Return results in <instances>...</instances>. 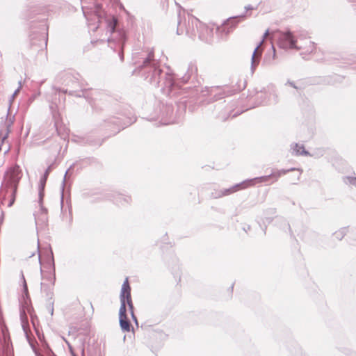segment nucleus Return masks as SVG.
<instances>
[{
    "label": "nucleus",
    "instance_id": "1",
    "mask_svg": "<svg viewBox=\"0 0 356 356\" xmlns=\"http://www.w3.org/2000/svg\"><path fill=\"white\" fill-rule=\"evenodd\" d=\"M107 32L111 33L108 38V46L115 52L118 53L120 60H124V45L126 42V35L123 31L118 29V19L114 17H109L105 19Z\"/></svg>",
    "mask_w": 356,
    "mask_h": 356
},
{
    "label": "nucleus",
    "instance_id": "2",
    "mask_svg": "<svg viewBox=\"0 0 356 356\" xmlns=\"http://www.w3.org/2000/svg\"><path fill=\"white\" fill-rule=\"evenodd\" d=\"M290 172L293 173V179H291V181L294 183L296 181H298L300 179V177L302 173V170L299 168H293L291 170H277L267 176H262L245 180V182L247 184L248 188H250L254 186L257 184L268 182L270 179H273V181H276L281 176L284 175Z\"/></svg>",
    "mask_w": 356,
    "mask_h": 356
},
{
    "label": "nucleus",
    "instance_id": "3",
    "mask_svg": "<svg viewBox=\"0 0 356 356\" xmlns=\"http://www.w3.org/2000/svg\"><path fill=\"white\" fill-rule=\"evenodd\" d=\"M22 177V171L18 165H15L8 171L5 175V184L3 188L0 191V195L5 199L6 193H8V188H15L17 190V186Z\"/></svg>",
    "mask_w": 356,
    "mask_h": 356
},
{
    "label": "nucleus",
    "instance_id": "4",
    "mask_svg": "<svg viewBox=\"0 0 356 356\" xmlns=\"http://www.w3.org/2000/svg\"><path fill=\"white\" fill-rule=\"evenodd\" d=\"M120 305H122L124 303V308H125V314H127V305L129 307V310L131 314H133L134 313V307L131 299V286L129 283L128 278L127 277L125 280L124 281L120 295Z\"/></svg>",
    "mask_w": 356,
    "mask_h": 356
},
{
    "label": "nucleus",
    "instance_id": "5",
    "mask_svg": "<svg viewBox=\"0 0 356 356\" xmlns=\"http://www.w3.org/2000/svg\"><path fill=\"white\" fill-rule=\"evenodd\" d=\"M142 67L146 69L145 73L148 75L145 76V79L148 82L152 83L154 79L156 72V65L154 63V53L153 51L148 54V56L145 58Z\"/></svg>",
    "mask_w": 356,
    "mask_h": 356
},
{
    "label": "nucleus",
    "instance_id": "6",
    "mask_svg": "<svg viewBox=\"0 0 356 356\" xmlns=\"http://www.w3.org/2000/svg\"><path fill=\"white\" fill-rule=\"evenodd\" d=\"M83 13L86 18V19L90 21H97V22H100L104 13L102 10V6L99 4H97L90 9L86 8L84 6H82Z\"/></svg>",
    "mask_w": 356,
    "mask_h": 356
},
{
    "label": "nucleus",
    "instance_id": "7",
    "mask_svg": "<svg viewBox=\"0 0 356 356\" xmlns=\"http://www.w3.org/2000/svg\"><path fill=\"white\" fill-rule=\"evenodd\" d=\"M20 319H21V323H22V329H23L24 332L25 334V336H26V339H27L30 346H31L33 352L35 353V356H43L42 355H41L38 352V350L35 348V345L33 343V342H32V341H31V338L29 337V321H28L27 316L24 313V312H21Z\"/></svg>",
    "mask_w": 356,
    "mask_h": 356
},
{
    "label": "nucleus",
    "instance_id": "8",
    "mask_svg": "<svg viewBox=\"0 0 356 356\" xmlns=\"http://www.w3.org/2000/svg\"><path fill=\"white\" fill-rule=\"evenodd\" d=\"M119 323L120 326L123 332H129L131 330V323L127 317V315L125 314V308L124 303L122 305H120L119 309Z\"/></svg>",
    "mask_w": 356,
    "mask_h": 356
},
{
    "label": "nucleus",
    "instance_id": "9",
    "mask_svg": "<svg viewBox=\"0 0 356 356\" xmlns=\"http://www.w3.org/2000/svg\"><path fill=\"white\" fill-rule=\"evenodd\" d=\"M52 169V165H50L48 166V168L46 169L43 176L41 177L40 181V188H39V202L40 203H42L43 196H44V189L45 186L46 181L47 180L48 176L51 171Z\"/></svg>",
    "mask_w": 356,
    "mask_h": 356
},
{
    "label": "nucleus",
    "instance_id": "10",
    "mask_svg": "<svg viewBox=\"0 0 356 356\" xmlns=\"http://www.w3.org/2000/svg\"><path fill=\"white\" fill-rule=\"evenodd\" d=\"M298 49H302L303 54H311L316 51V44L310 40H306L304 42V47H298Z\"/></svg>",
    "mask_w": 356,
    "mask_h": 356
},
{
    "label": "nucleus",
    "instance_id": "11",
    "mask_svg": "<svg viewBox=\"0 0 356 356\" xmlns=\"http://www.w3.org/2000/svg\"><path fill=\"white\" fill-rule=\"evenodd\" d=\"M246 188H248V186H247V184H246L245 180V181H242L240 184H236V185L232 186L231 188L225 190L222 192V195H230L232 193H236V192H237L238 191L244 190V189H246Z\"/></svg>",
    "mask_w": 356,
    "mask_h": 356
},
{
    "label": "nucleus",
    "instance_id": "12",
    "mask_svg": "<svg viewBox=\"0 0 356 356\" xmlns=\"http://www.w3.org/2000/svg\"><path fill=\"white\" fill-rule=\"evenodd\" d=\"M41 291L44 293L47 302L54 300V291L53 289L51 288L48 284L40 283Z\"/></svg>",
    "mask_w": 356,
    "mask_h": 356
},
{
    "label": "nucleus",
    "instance_id": "13",
    "mask_svg": "<svg viewBox=\"0 0 356 356\" xmlns=\"http://www.w3.org/2000/svg\"><path fill=\"white\" fill-rule=\"evenodd\" d=\"M282 40H284L288 44V47L291 49H296V40L292 34L289 32L285 33L282 35Z\"/></svg>",
    "mask_w": 356,
    "mask_h": 356
},
{
    "label": "nucleus",
    "instance_id": "14",
    "mask_svg": "<svg viewBox=\"0 0 356 356\" xmlns=\"http://www.w3.org/2000/svg\"><path fill=\"white\" fill-rule=\"evenodd\" d=\"M53 88L56 90V92H63V93H68L70 95H74V96L79 97H86L85 91L76 92L74 90H70L68 92L67 89H62V88H56V87H54Z\"/></svg>",
    "mask_w": 356,
    "mask_h": 356
},
{
    "label": "nucleus",
    "instance_id": "15",
    "mask_svg": "<svg viewBox=\"0 0 356 356\" xmlns=\"http://www.w3.org/2000/svg\"><path fill=\"white\" fill-rule=\"evenodd\" d=\"M17 191V190H16V188L10 189V200L9 203L8 204V206L9 207H12L13 205V204L15 203V198H16Z\"/></svg>",
    "mask_w": 356,
    "mask_h": 356
},
{
    "label": "nucleus",
    "instance_id": "16",
    "mask_svg": "<svg viewBox=\"0 0 356 356\" xmlns=\"http://www.w3.org/2000/svg\"><path fill=\"white\" fill-rule=\"evenodd\" d=\"M65 81H67V83H65V86H72V85L76 83V81H75V79L71 75H66Z\"/></svg>",
    "mask_w": 356,
    "mask_h": 356
},
{
    "label": "nucleus",
    "instance_id": "17",
    "mask_svg": "<svg viewBox=\"0 0 356 356\" xmlns=\"http://www.w3.org/2000/svg\"><path fill=\"white\" fill-rule=\"evenodd\" d=\"M54 300H50L49 302H47V309L49 311L51 316L54 314Z\"/></svg>",
    "mask_w": 356,
    "mask_h": 356
},
{
    "label": "nucleus",
    "instance_id": "18",
    "mask_svg": "<svg viewBox=\"0 0 356 356\" xmlns=\"http://www.w3.org/2000/svg\"><path fill=\"white\" fill-rule=\"evenodd\" d=\"M268 34H269V31H268V30H267V31L265 32V33H264V39H263V40H264V39H265V38L268 35ZM263 41H264V40H262V41L261 42V43H260V44L257 47V48L255 49L254 52V54H253V55H252V60H254V57H255V56H256V54H257V51H258V49H259V46H260V45H261V44L263 42Z\"/></svg>",
    "mask_w": 356,
    "mask_h": 356
},
{
    "label": "nucleus",
    "instance_id": "19",
    "mask_svg": "<svg viewBox=\"0 0 356 356\" xmlns=\"http://www.w3.org/2000/svg\"><path fill=\"white\" fill-rule=\"evenodd\" d=\"M68 173V170L66 171L65 174V176H64V179H63V184H62V195H61V204H63V190H64V187H65V181H66V177H67V175Z\"/></svg>",
    "mask_w": 356,
    "mask_h": 356
},
{
    "label": "nucleus",
    "instance_id": "20",
    "mask_svg": "<svg viewBox=\"0 0 356 356\" xmlns=\"http://www.w3.org/2000/svg\"><path fill=\"white\" fill-rule=\"evenodd\" d=\"M347 179L350 184L356 186V177H348Z\"/></svg>",
    "mask_w": 356,
    "mask_h": 356
},
{
    "label": "nucleus",
    "instance_id": "21",
    "mask_svg": "<svg viewBox=\"0 0 356 356\" xmlns=\"http://www.w3.org/2000/svg\"><path fill=\"white\" fill-rule=\"evenodd\" d=\"M67 345H68L70 352L72 356H77V355L74 353L72 346L69 343H67Z\"/></svg>",
    "mask_w": 356,
    "mask_h": 356
},
{
    "label": "nucleus",
    "instance_id": "22",
    "mask_svg": "<svg viewBox=\"0 0 356 356\" xmlns=\"http://www.w3.org/2000/svg\"><path fill=\"white\" fill-rule=\"evenodd\" d=\"M122 198L123 199V201L126 204H129L131 202V198L129 196H124V197H122Z\"/></svg>",
    "mask_w": 356,
    "mask_h": 356
},
{
    "label": "nucleus",
    "instance_id": "23",
    "mask_svg": "<svg viewBox=\"0 0 356 356\" xmlns=\"http://www.w3.org/2000/svg\"><path fill=\"white\" fill-rule=\"evenodd\" d=\"M131 316L132 320L135 322V323L136 325H138L137 318H136V315L134 314V313L133 314H131Z\"/></svg>",
    "mask_w": 356,
    "mask_h": 356
},
{
    "label": "nucleus",
    "instance_id": "24",
    "mask_svg": "<svg viewBox=\"0 0 356 356\" xmlns=\"http://www.w3.org/2000/svg\"><path fill=\"white\" fill-rule=\"evenodd\" d=\"M22 278H23V280H24V289H27L26 283V281H25V279H24V275H23V274H22Z\"/></svg>",
    "mask_w": 356,
    "mask_h": 356
},
{
    "label": "nucleus",
    "instance_id": "25",
    "mask_svg": "<svg viewBox=\"0 0 356 356\" xmlns=\"http://www.w3.org/2000/svg\"><path fill=\"white\" fill-rule=\"evenodd\" d=\"M287 83H288L289 86H291L293 87L294 88H297V87L294 85V83H293V82L288 81V82H287Z\"/></svg>",
    "mask_w": 356,
    "mask_h": 356
},
{
    "label": "nucleus",
    "instance_id": "26",
    "mask_svg": "<svg viewBox=\"0 0 356 356\" xmlns=\"http://www.w3.org/2000/svg\"><path fill=\"white\" fill-rule=\"evenodd\" d=\"M81 355L84 356V348L83 346L81 347Z\"/></svg>",
    "mask_w": 356,
    "mask_h": 356
},
{
    "label": "nucleus",
    "instance_id": "27",
    "mask_svg": "<svg viewBox=\"0 0 356 356\" xmlns=\"http://www.w3.org/2000/svg\"><path fill=\"white\" fill-rule=\"evenodd\" d=\"M7 136H8V134H6L4 136L2 137V143H3V141L7 138Z\"/></svg>",
    "mask_w": 356,
    "mask_h": 356
},
{
    "label": "nucleus",
    "instance_id": "28",
    "mask_svg": "<svg viewBox=\"0 0 356 356\" xmlns=\"http://www.w3.org/2000/svg\"><path fill=\"white\" fill-rule=\"evenodd\" d=\"M54 272H55V269L54 268ZM55 280H56L55 273H54L53 283H52L53 284H54Z\"/></svg>",
    "mask_w": 356,
    "mask_h": 356
},
{
    "label": "nucleus",
    "instance_id": "29",
    "mask_svg": "<svg viewBox=\"0 0 356 356\" xmlns=\"http://www.w3.org/2000/svg\"><path fill=\"white\" fill-rule=\"evenodd\" d=\"M244 88H245V85L243 86V88H238V89H237V90H236L235 91H236V92H240L241 90H242Z\"/></svg>",
    "mask_w": 356,
    "mask_h": 356
},
{
    "label": "nucleus",
    "instance_id": "30",
    "mask_svg": "<svg viewBox=\"0 0 356 356\" xmlns=\"http://www.w3.org/2000/svg\"><path fill=\"white\" fill-rule=\"evenodd\" d=\"M19 88H20V87H19V88H17V89L15 91V92H14V94H13V96H15V95H17V92H19Z\"/></svg>",
    "mask_w": 356,
    "mask_h": 356
},
{
    "label": "nucleus",
    "instance_id": "31",
    "mask_svg": "<svg viewBox=\"0 0 356 356\" xmlns=\"http://www.w3.org/2000/svg\"><path fill=\"white\" fill-rule=\"evenodd\" d=\"M50 108H51V110L52 111V112H54V108H55V106H54V105H51V106H50Z\"/></svg>",
    "mask_w": 356,
    "mask_h": 356
},
{
    "label": "nucleus",
    "instance_id": "32",
    "mask_svg": "<svg viewBox=\"0 0 356 356\" xmlns=\"http://www.w3.org/2000/svg\"><path fill=\"white\" fill-rule=\"evenodd\" d=\"M144 327L145 330H147V327H150V325H145Z\"/></svg>",
    "mask_w": 356,
    "mask_h": 356
},
{
    "label": "nucleus",
    "instance_id": "33",
    "mask_svg": "<svg viewBox=\"0 0 356 356\" xmlns=\"http://www.w3.org/2000/svg\"><path fill=\"white\" fill-rule=\"evenodd\" d=\"M45 40V42H44V43H45V45L47 46V37H46V38H45V40Z\"/></svg>",
    "mask_w": 356,
    "mask_h": 356
},
{
    "label": "nucleus",
    "instance_id": "34",
    "mask_svg": "<svg viewBox=\"0 0 356 356\" xmlns=\"http://www.w3.org/2000/svg\"><path fill=\"white\" fill-rule=\"evenodd\" d=\"M10 124H9V125H10V124H12L13 123V120H11V119H10Z\"/></svg>",
    "mask_w": 356,
    "mask_h": 356
},
{
    "label": "nucleus",
    "instance_id": "35",
    "mask_svg": "<svg viewBox=\"0 0 356 356\" xmlns=\"http://www.w3.org/2000/svg\"><path fill=\"white\" fill-rule=\"evenodd\" d=\"M38 260L40 262V254H38Z\"/></svg>",
    "mask_w": 356,
    "mask_h": 356
},
{
    "label": "nucleus",
    "instance_id": "36",
    "mask_svg": "<svg viewBox=\"0 0 356 356\" xmlns=\"http://www.w3.org/2000/svg\"><path fill=\"white\" fill-rule=\"evenodd\" d=\"M43 26H44V29H47V27H46L45 24H43Z\"/></svg>",
    "mask_w": 356,
    "mask_h": 356
},
{
    "label": "nucleus",
    "instance_id": "37",
    "mask_svg": "<svg viewBox=\"0 0 356 356\" xmlns=\"http://www.w3.org/2000/svg\"><path fill=\"white\" fill-rule=\"evenodd\" d=\"M2 221H3V219L1 218V219L0 220V223H1V222H2Z\"/></svg>",
    "mask_w": 356,
    "mask_h": 356
}]
</instances>
